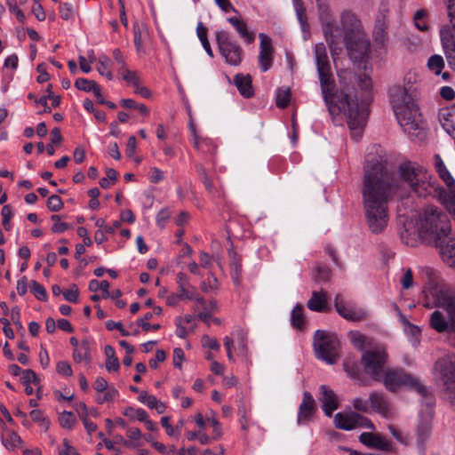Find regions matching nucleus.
<instances>
[{"mask_svg": "<svg viewBox=\"0 0 455 455\" xmlns=\"http://www.w3.org/2000/svg\"><path fill=\"white\" fill-rule=\"evenodd\" d=\"M399 192V184L379 155L368 154L363 166L362 196L366 223L374 234L382 233L388 223V204Z\"/></svg>", "mask_w": 455, "mask_h": 455, "instance_id": "f257e3e1", "label": "nucleus"}, {"mask_svg": "<svg viewBox=\"0 0 455 455\" xmlns=\"http://www.w3.org/2000/svg\"><path fill=\"white\" fill-rule=\"evenodd\" d=\"M314 55L321 86V92L328 110L331 116L343 114L351 130V136L358 140L368 117L365 101L359 102L355 89L348 86L334 92V79L331 72V63L323 43L315 44Z\"/></svg>", "mask_w": 455, "mask_h": 455, "instance_id": "f03ea898", "label": "nucleus"}, {"mask_svg": "<svg viewBox=\"0 0 455 455\" xmlns=\"http://www.w3.org/2000/svg\"><path fill=\"white\" fill-rule=\"evenodd\" d=\"M427 279L424 288V306L435 308L430 315L429 325L439 333L455 334V289L439 278V273L431 267H419Z\"/></svg>", "mask_w": 455, "mask_h": 455, "instance_id": "7ed1b4c3", "label": "nucleus"}, {"mask_svg": "<svg viewBox=\"0 0 455 455\" xmlns=\"http://www.w3.org/2000/svg\"><path fill=\"white\" fill-rule=\"evenodd\" d=\"M386 353L382 349L365 351L362 356V363L365 372L375 380L382 379L386 388L391 392L406 387L417 391L422 398L431 394L428 388L416 377L402 369H390L383 371Z\"/></svg>", "mask_w": 455, "mask_h": 455, "instance_id": "20e7f679", "label": "nucleus"}, {"mask_svg": "<svg viewBox=\"0 0 455 455\" xmlns=\"http://www.w3.org/2000/svg\"><path fill=\"white\" fill-rule=\"evenodd\" d=\"M399 173L403 182L421 197L429 196L434 191L442 193L441 186L422 166L411 162L403 163Z\"/></svg>", "mask_w": 455, "mask_h": 455, "instance_id": "39448f33", "label": "nucleus"}, {"mask_svg": "<svg viewBox=\"0 0 455 455\" xmlns=\"http://www.w3.org/2000/svg\"><path fill=\"white\" fill-rule=\"evenodd\" d=\"M344 15L352 14L348 12L342 13L341 24H339L333 20L329 6L323 4L320 5L319 19L323 25L324 38L332 56L338 55L341 51L342 44H345L347 31L351 28V24L354 23V21L350 20H343Z\"/></svg>", "mask_w": 455, "mask_h": 455, "instance_id": "423d86ee", "label": "nucleus"}, {"mask_svg": "<svg viewBox=\"0 0 455 455\" xmlns=\"http://www.w3.org/2000/svg\"><path fill=\"white\" fill-rule=\"evenodd\" d=\"M419 237L422 239H437L445 234L451 233V228L446 213L435 206H427L419 216L416 223Z\"/></svg>", "mask_w": 455, "mask_h": 455, "instance_id": "0eeeda50", "label": "nucleus"}, {"mask_svg": "<svg viewBox=\"0 0 455 455\" xmlns=\"http://www.w3.org/2000/svg\"><path fill=\"white\" fill-rule=\"evenodd\" d=\"M343 20L354 21L351 28L347 29L345 37V45L349 58L357 64L366 62L370 54V41L362 30L358 20L354 15H344Z\"/></svg>", "mask_w": 455, "mask_h": 455, "instance_id": "6e6552de", "label": "nucleus"}, {"mask_svg": "<svg viewBox=\"0 0 455 455\" xmlns=\"http://www.w3.org/2000/svg\"><path fill=\"white\" fill-rule=\"evenodd\" d=\"M435 370L437 373V384L445 398L455 406V355L447 354L439 358Z\"/></svg>", "mask_w": 455, "mask_h": 455, "instance_id": "1a4fd4ad", "label": "nucleus"}, {"mask_svg": "<svg viewBox=\"0 0 455 455\" xmlns=\"http://www.w3.org/2000/svg\"><path fill=\"white\" fill-rule=\"evenodd\" d=\"M314 348L316 358L329 364L337 363L339 340L336 334L320 330L316 331L314 336Z\"/></svg>", "mask_w": 455, "mask_h": 455, "instance_id": "9d476101", "label": "nucleus"}, {"mask_svg": "<svg viewBox=\"0 0 455 455\" xmlns=\"http://www.w3.org/2000/svg\"><path fill=\"white\" fill-rule=\"evenodd\" d=\"M423 409L416 427L417 445L419 451H424L425 442L429 438L432 428L433 406L435 399L432 394L426 395L421 401Z\"/></svg>", "mask_w": 455, "mask_h": 455, "instance_id": "9b49d317", "label": "nucleus"}, {"mask_svg": "<svg viewBox=\"0 0 455 455\" xmlns=\"http://www.w3.org/2000/svg\"><path fill=\"white\" fill-rule=\"evenodd\" d=\"M216 40L221 55L225 58L227 63L232 66H238L242 61V49L234 43L228 33L224 30L217 31Z\"/></svg>", "mask_w": 455, "mask_h": 455, "instance_id": "f8f14e48", "label": "nucleus"}, {"mask_svg": "<svg viewBox=\"0 0 455 455\" xmlns=\"http://www.w3.org/2000/svg\"><path fill=\"white\" fill-rule=\"evenodd\" d=\"M335 427L343 430H352L362 427L374 429L373 423L364 416L356 412L341 413L339 412L334 417Z\"/></svg>", "mask_w": 455, "mask_h": 455, "instance_id": "ddd939ff", "label": "nucleus"}, {"mask_svg": "<svg viewBox=\"0 0 455 455\" xmlns=\"http://www.w3.org/2000/svg\"><path fill=\"white\" fill-rule=\"evenodd\" d=\"M435 247L438 250L443 262L449 267L455 269V234H445L435 239Z\"/></svg>", "mask_w": 455, "mask_h": 455, "instance_id": "4468645a", "label": "nucleus"}, {"mask_svg": "<svg viewBox=\"0 0 455 455\" xmlns=\"http://www.w3.org/2000/svg\"><path fill=\"white\" fill-rule=\"evenodd\" d=\"M404 132H411L419 128L420 115L415 103L401 109V114H395Z\"/></svg>", "mask_w": 455, "mask_h": 455, "instance_id": "2eb2a0df", "label": "nucleus"}, {"mask_svg": "<svg viewBox=\"0 0 455 455\" xmlns=\"http://www.w3.org/2000/svg\"><path fill=\"white\" fill-rule=\"evenodd\" d=\"M389 101L395 114H401V109L414 103L405 87L394 85L389 89Z\"/></svg>", "mask_w": 455, "mask_h": 455, "instance_id": "dca6fc26", "label": "nucleus"}, {"mask_svg": "<svg viewBox=\"0 0 455 455\" xmlns=\"http://www.w3.org/2000/svg\"><path fill=\"white\" fill-rule=\"evenodd\" d=\"M259 37L260 39L259 54V67L263 72H266L271 68L273 62L272 42L270 37L263 33H260Z\"/></svg>", "mask_w": 455, "mask_h": 455, "instance_id": "f3484780", "label": "nucleus"}, {"mask_svg": "<svg viewBox=\"0 0 455 455\" xmlns=\"http://www.w3.org/2000/svg\"><path fill=\"white\" fill-rule=\"evenodd\" d=\"M442 46L451 66L455 67V35L448 28L440 30Z\"/></svg>", "mask_w": 455, "mask_h": 455, "instance_id": "a211bd4d", "label": "nucleus"}, {"mask_svg": "<svg viewBox=\"0 0 455 455\" xmlns=\"http://www.w3.org/2000/svg\"><path fill=\"white\" fill-rule=\"evenodd\" d=\"M434 167L439 179L445 184L448 191L455 189V179L439 155L434 156Z\"/></svg>", "mask_w": 455, "mask_h": 455, "instance_id": "6ab92c4d", "label": "nucleus"}, {"mask_svg": "<svg viewBox=\"0 0 455 455\" xmlns=\"http://www.w3.org/2000/svg\"><path fill=\"white\" fill-rule=\"evenodd\" d=\"M320 394L323 411L326 416L331 417L332 412L338 408V398L334 392L326 386L320 387Z\"/></svg>", "mask_w": 455, "mask_h": 455, "instance_id": "aec40b11", "label": "nucleus"}, {"mask_svg": "<svg viewBox=\"0 0 455 455\" xmlns=\"http://www.w3.org/2000/svg\"><path fill=\"white\" fill-rule=\"evenodd\" d=\"M439 120L444 131L455 140V104L439 112Z\"/></svg>", "mask_w": 455, "mask_h": 455, "instance_id": "412c9836", "label": "nucleus"}, {"mask_svg": "<svg viewBox=\"0 0 455 455\" xmlns=\"http://www.w3.org/2000/svg\"><path fill=\"white\" fill-rule=\"evenodd\" d=\"M371 409H373L384 417H389L392 413V408L389 402L384 395L378 392L370 395Z\"/></svg>", "mask_w": 455, "mask_h": 455, "instance_id": "4be33fe9", "label": "nucleus"}, {"mask_svg": "<svg viewBox=\"0 0 455 455\" xmlns=\"http://www.w3.org/2000/svg\"><path fill=\"white\" fill-rule=\"evenodd\" d=\"M334 307L337 312L345 319L351 321H360L365 316V312L355 311L353 308L347 307L343 303L341 297L337 295L334 299Z\"/></svg>", "mask_w": 455, "mask_h": 455, "instance_id": "5701e85b", "label": "nucleus"}, {"mask_svg": "<svg viewBox=\"0 0 455 455\" xmlns=\"http://www.w3.org/2000/svg\"><path fill=\"white\" fill-rule=\"evenodd\" d=\"M123 79L134 87V92L143 98L148 99L151 97V92L141 84L140 79L136 72L128 69L124 70Z\"/></svg>", "mask_w": 455, "mask_h": 455, "instance_id": "b1692460", "label": "nucleus"}, {"mask_svg": "<svg viewBox=\"0 0 455 455\" xmlns=\"http://www.w3.org/2000/svg\"><path fill=\"white\" fill-rule=\"evenodd\" d=\"M234 84L244 98H251L253 95L251 77L249 75L237 74L234 77Z\"/></svg>", "mask_w": 455, "mask_h": 455, "instance_id": "393cba45", "label": "nucleus"}, {"mask_svg": "<svg viewBox=\"0 0 455 455\" xmlns=\"http://www.w3.org/2000/svg\"><path fill=\"white\" fill-rule=\"evenodd\" d=\"M228 21L235 28L239 36L247 43L251 44L255 40V36L247 28L246 23L235 17H230Z\"/></svg>", "mask_w": 455, "mask_h": 455, "instance_id": "a878e982", "label": "nucleus"}, {"mask_svg": "<svg viewBox=\"0 0 455 455\" xmlns=\"http://www.w3.org/2000/svg\"><path fill=\"white\" fill-rule=\"evenodd\" d=\"M314 412V399L308 392L303 394V400L299 405L298 416L299 423L307 420Z\"/></svg>", "mask_w": 455, "mask_h": 455, "instance_id": "bb28decb", "label": "nucleus"}, {"mask_svg": "<svg viewBox=\"0 0 455 455\" xmlns=\"http://www.w3.org/2000/svg\"><path fill=\"white\" fill-rule=\"evenodd\" d=\"M178 291L185 298L191 297L196 288L190 283L189 277L183 272H179L176 275Z\"/></svg>", "mask_w": 455, "mask_h": 455, "instance_id": "cd10ccee", "label": "nucleus"}, {"mask_svg": "<svg viewBox=\"0 0 455 455\" xmlns=\"http://www.w3.org/2000/svg\"><path fill=\"white\" fill-rule=\"evenodd\" d=\"M307 307L315 312H322L327 307V298L323 291H313Z\"/></svg>", "mask_w": 455, "mask_h": 455, "instance_id": "c85d7f7f", "label": "nucleus"}, {"mask_svg": "<svg viewBox=\"0 0 455 455\" xmlns=\"http://www.w3.org/2000/svg\"><path fill=\"white\" fill-rule=\"evenodd\" d=\"M89 343L84 340L79 347H76L73 352V358L76 363H84L88 364L90 363L89 355Z\"/></svg>", "mask_w": 455, "mask_h": 455, "instance_id": "c756f323", "label": "nucleus"}, {"mask_svg": "<svg viewBox=\"0 0 455 455\" xmlns=\"http://www.w3.org/2000/svg\"><path fill=\"white\" fill-rule=\"evenodd\" d=\"M293 7L296 12L297 19L300 24L301 29L305 32L309 28L307 19L306 15V8L302 0H292Z\"/></svg>", "mask_w": 455, "mask_h": 455, "instance_id": "7c9ffc66", "label": "nucleus"}, {"mask_svg": "<svg viewBox=\"0 0 455 455\" xmlns=\"http://www.w3.org/2000/svg\"><path fill=\"white\" fill-rule=\"evenodd\" d=\"M3 445L9 451H14L16 448L21 446L23 441L20 436L12 431L7 432L6 436L1 438Z\"/></svg>", "mask_w": 455, "mask_h": 455, "instance_id": "2f4dec72", "label": "nucleus"}, {"mask_svg": "<svg viewBox=\"0 0 455 455\" xmlns=\"http://www.w3.org/2000/svg\"><path fill=\"white\" fill-rule=\"evenodd\" d=\"M79 407L83 409V413L81 414L79 410H77V413L82 420L84 428L89 435H92L97 430V425L88 419V409L85 403H80Z\"/></svg>", "mask_w": 455, "mask_h": 455, "instance_id": "473e14b6", "label": "nucleus"}, {"mask_svg": "<svg viewBox=\"0 0 455 455\" xmlns=\"http://www.w3.org/2000/svg\"><path fill=\"white\" fill-rule=\"evenodd\" d=\"M110 63V59L106 55H102L99 58L97 66L98 72L108 80L113 79L112 72L109 69Z\"/></svg>", "mask_w": 455, "mask_h": 455, "instance_id": "72a5a7b5", "label": "nucleus"}, {"mask_svg": "<svg viewBox=\"0 0 455 455\" xmlns=\"http://www.w3.org/2000/svg\"><path fill=\"white\" fill-rule=\"evenodd\" d=\"M427 68L436 76L440 75L444 68L443 58L439 54L432 55L427 60Z\"/></svg>", "mask_w": 455, "mask_h": 455, "instance_id": "f704fd0d", "label": "nucleus"}, {"mask_svg": "<svg viewBox=\"0 0 455 455\" xmlns=\"http://www.w3.org/2000/svg\"><path fill=\"white\" fill-rule=\"evenodd\" d=\"M59 423L61 427L72 429L76 423V418L71 411H64L59 416Z\"/></svg>", "mask_w": 455, "mask_h": 455, "instance_id": "c9c22d12", "label": "nucleus"}, {"mask_svg": "<svg viewBox=\"0 0 455 455\" xmlns=\"http://www.w3.org/2000/svg\"><path fill=\"white\" fill-rule=\"evenodd\" d=\"M291 324L297 328L301 329L304 325L303 307L299 304L296 305L291 311Z\"/></svg>", "mask_w": 455, "mask_h": 455, "instance_id": "e433bc0d", "label": "nucleus"}, {"mask_svg": "<svg viewBox=\"0 0 455 455\" xmlns=\"http://www.w3.org/2000/svg\"><path fill=\"white\" fill-rule=\"evenodd\" d=\"M291 100V92L289 88H280L276 92V106L284 108L288 106Z\"/></svg>", "mask_w": 455, "mask_h": 455, "instance_id": "4c0bfd02", "label": "nucleus"}, {"mask_svg": "<svg viewBox=\"0 0 455 455\" xmlns=\"http://www.w3.org/2000/svg\"><path fill=\"white\" fill-rule=\"evenodd\" d=\"M75 86L76 89L84 92H93L95 88L98 86L93 80H89L86 78H77L75 82Z\"/></svg>", "mask_w": 455, "mask_h": 455, "instance_id": "58836bf2", "label": "nucleus"}, {"mask_svg": "<svg viewBox=\"0 0 455 455\" xmlns=\"http://www.w3.org/2000/svg\"><path fill=\"white\" fill-rule=\"evenodd\" d=\"M117 179V172L112 168L106 171V177L100 180V185L102 188H108Z\"/></svg>", "mask_w": 455, "mask_h": 455, "instance_id": "ea45409f", "label": "nucleus"}, {"mask_svg": "<svg viewBox=\"0 0 455 455\" xmlns=\"http://www.w3.org/2000/svg\"><path fill=\"white\" fill-rule=\"evenodd\" d=\"M427 12L424 10H419L414 14V24L420 31H427L428 29V25L425 20Z\"/></svg>", "mask_w": 455, "mask_h": 455, "instance_id": "a19ab883", "label": "nucleus"}, {"mask_svg": "<svg viewBox=\"0 0 455 455\" xmlns=\"http://www.w3.org/2000/svg\"><path fill=\"white\" fill-rule=\"evenodd\" d=\"M153 316V314L152 313H147L144 315V316L142 318H140L138 321H137V324L139 326H141L142 329L145 331H157L160 329V324L156 323V324H150V323H148V321L150 320Z\"/></svg>", "mask_w": 455, "mask_h": 455, "instance_id": "79ce46f5", "label": "nucleus"}, {"mask_svg": "<svg viewBox=\"0 0 455 455\" xmlns=\"http://www.w3.org/2000/svg\"><path fill=\"white\" fill-rule=\"evenodd\" d=\"M75 8L70 3H62L60 5V16L65 20H69L74 18Z\"/></svg>", "mask_w": 455, "mask_h": 455, "instance_id": "37998d69", "label": "nucleus"}, {"mask_svg": "<svg viewBox=\"0 0 455 455\" xmlns=\"http://www.w3.org/2000/svg\"><path fill=\"white\" fill-rule=\"evenodd\" d=\"M6 4L11 13L14 14L20 23H24L26 16L23 12L18 7L15 0H6Z\"/></svg>", "mask_w": 455, "mask_h": 455, "instance_id": "c03bdc74", "label": "nucleus"}, {"mask_svg": "<svg viewBox=\"0 0 455 455\" xmlns=\"http://www.w3.org/2000/svg\"><path fill=\"white\" fill-rule=\"evenodd\" d=\"M1 216L3 219V226L5 230L9 231L12 228L10 220L13 216L12 209L10 205L6 204L2 208Z\"/></svg>", "mask_w": 455, "mask_h": 455, "instance_id": "a18cd8bd", "label": "nucleus"}, {"mask_svg": "<svg viewBox=\"0 0 455 455\" xmlns=\"http://www.w3.org/2000/svg\"><path fill=\"white\" fill-rule=\"evenodd\" d=\"M124 415L141 422L146 420V418L148 417V413L144 409H133L132 407L125 411Z\"/></svg>", "mask_w": 455, "mask_h": 455, "instance_id": "49530a36", "label": "nucleus"}, {"mask_svg": "<svg viewBox=\"0 0 455 455\" xmlns=\"http://www.w3.org/2000/svg\"><path fill=\"white\" fill-rule=\"evenodd\" d=\"M379 435V434L363 432L360 435L359 440L363 444L373 448L374 444L376 443V441L378 440Z\"/></svg>", "mask_w": 455, "mask_h": 455, "instance_id": "de8ad7c7", "label": "nucleus"}, {"mask_svg": "<svg viewBox=\"0 0 455 455\" xmlns=\"http://www.w3.org/2000/svg\"><path fill=\"white\" fill-rule=\"evenodd\" d=\"M349 339L355 347L362 350L364 347L365 337L359 331H350L348 333Z\"/></svg>", "mask_w": 455, "mask_h": 455, "instance_id": "09e8293b", "label": "nucleus"}, {"mask_svg": "<svg viewBox=\"0 0 455 455\" xmlns=\"http://www.w3.org/2000/svg\"><path fill=\"white\" fill-rule=\"evenodd\" d=\"M31 291L39 300L45 301L47 299L46 290L36 281L31 282Z\"/></svg>", "mask_w": 455, "mask_h": 455, "instance_id": "8fccbe9b", "label": "nucleus"}, {"mask_svg": "<svg viewBox=\"0 0 455 455\" xmlns=\"http://www.w3.org/2000/svg\"><path fill=\"white\" fill-rule=\"evenodd\" d=\"M22 377H21V382L23 385L28 386L31 383L33 384H38L39 379L36 374V372L30 369L24 370L22 371Z\"/></svg>", "mask_w": 455, "mask_h": 455, "instance_id": "3c124183", "label": "nucleus"}, {"mask_svg": "<svg viewBox=\"0 0 455 455\" xmlns=\"http://www.w3.org/2000/svg\"><path fill=\"white\" fill-rule=\"evenodd\" d=\"M47 207L51 212H58L62 209L63 202L59 196L52 195L47 200Z\"/></svg>", "mask_w": 455, "mask_h": 455, "instance_id": "603ef678", "label": "nucleus"}, {"mask_svg": "<svg viewBox=\"0 0 455 455\" xmlns=\"http://www.w3.org/2000/svg\"><path fill=\"white\" fill-rule=\"evenodd\" d=\"M373 448L380 450V451H392L393 444L390 441H388L384 436L379 435Z\"/></svg>", "mask_w": 455, "mask_h": 455, "instance_id": "864d4df0", "label": "nucleus"}, {"mask_svg": "<svg viewBox=\"0 0 455 455\" xmlns=\"http://www.w3.org/2000/svg\"><path fill=\"white\" fill-rule=\"evenodd\" d=\"M66 300L76 303L78 300V288L76 284H72L69 289L62 292Z\"/></svg>", "mask_w": 455, "mask_h": 455, "instance_id": "5fc2aeb1", "label": "nucleus"}, {"mask_svg": "<svg viewBox=\"0 0 455 455\" xmlns=\"http://www.w3.org/2000/svg\"><path fill=\"white\" fill-rule=\"evenodd\" d=\"M353 405L356 411L362 412H368L371 410V402L363 398H355L353 401Z\"/></svg>", "mask_w": 455, "mask_h": 455, "instance_id": "6e6d98bb", "label": "nucleus"}, {"mask_svg": "<svg viewBox=\"0 0 455 455\" xmlns=\"http://www.w3.org/2000/svg\"><path fill=\"white\" fill-rule=\"evenodd\" d=\"M228 256H229L230 260H231V266H232V267L235 270V279H236L238 275H239V273L241 272V269H242V265L240 263V259L237 257L235 251L233 249H229L228 250Z\"/></svg>", "mask_w": 455, "mask_h": 455, "instance_id": "4d7b16f0", "label": "nucleus"}, {"mask_svg": "<svg viewBox=\"0 0 455 455\" xmlns=\"http://www.w3.org/2000/svg\"><path fill=\"white\" fill-rule=\"evenodd\" d=\"M117 394V390L110 389L106 391L104 394L98 395L96 401L98 403L102 404L106 402L113 401L116 397Z\"/></svg>", "mask_w": 455, "mask_h": 455, "instance_id": "13d9d810", "label": "nucleus"}, {"mask_svg": "<svg viewBox=\"0 0 455 455\" xmlns=\"http://www.w3.org/2000/svg\"><path fill=\"white\" fill-rule=\"evenodd\" d=\"M401 284L405 290H408L413 286V276L411 268H408L404 271V274L401 279Z\"/></svg>", "mask_w": 455, "mask_h": 455, "instance_id": "bf43d9fd", "label": "nucleus"}, {"mask_svg": "<svg viewBox=\"0 0 455 455\" xmlns=\"http://www.w3.org/2000/svg\"><path fill=\"white\" fill-rule=\"evenodd\" d=\"M59 455H80L67 439L63 440V447L59 449Z\"/></svg>", "mask_w": 455, "mask_h": 455, "instance_id": "052dcab7", "label": "nucleus"}, {"mask_svg": "<svg viewBox=\"0 0 455 455\" xmlns=\"http://www.w3.org/2000/svg\"><path fill=\"white\" fill-rule=\"evenodd\" d=\"M56 370L58 373L62 374L64 376H71L72 369L70 364L66 361H60L57 363Z\"/></svg>", "mask_w": 455, "mask_h": 455, "instance_id": "680f3d73", "label": "nucleus"}, {"mask_svg": "<svg viewBox=\"0 0 455 455\" xmlns=\"http://www.w3.org/2000/svg\"><path fill=\"white\" fill-rule=\"evenodd\" d=\"M165 358V352L159 349L156 351L155 358L149 360V366L153 369H156L158 367V363L164 362Z\"/></svg>", "mask_w": 455, "mask_h": 455, "instance_id": "e2e57ef3", "label": "nucleus"}, {"mask_svg": "<svg viewBox=\"0 0 455 455\" xmlns=\"http://www.w3.org/2000/svg\"><path fill=\"white\" fill-rule=\"evenodd\" d=\"M237 339H238V350L242 355H246V342H245V333L243 330L237 331Z\"/></svg>", "mask_w": 455, "mask_h": 455, "instance_id": "0e129e2a", "label": "nucleus"}, {"mask_svg": "<svg viewBox=\"0 0 455 455\" xmlns=\"http://www.w3.org/2000/svg\"><path fill=\"white\" fill-rule=\"evenodd\" d=\"M216 287H217V278L212 275H211V277L209 278L208 283H206L205 281H203L201 283V289L204 292H209V291L216 289Z\"/></svg>", "mask_w": 455, "mask_h": 455, "instance_id": "69168bd1", "label": "nucleus"}, {"mask_svg": "<svg viewBox=\"0 0 455 455\" xmlns=\"http://www.w3.org/2000/svg\"><path fill=\"white\" fill-rule=\"evenodd\" d=\"M180 300H187V298L181 295L179 291H177V293H172L166 298L167 305L172 307L177 306Z\"/></svg>", "mask_w": 455, "mask_h": 455, "instance_id": "338daca9", "label": "nucleus"}, {"mask_svg": "<svg viewBox=\"0 0 455 455\" xmlns=\"http://www.w3.org/2000/svg\"><path fill=\"white\" fill-rule=\"evenodd\" d=\"M164 178V172L160 169H158L156 167L151 168L149 179L152 183L157 184L161 180H163Z\"/></svg>", "mask_w": 455, "mask_h": 455, "instance_id": "774afa93", "label": "nucleus"}]
</instances>
